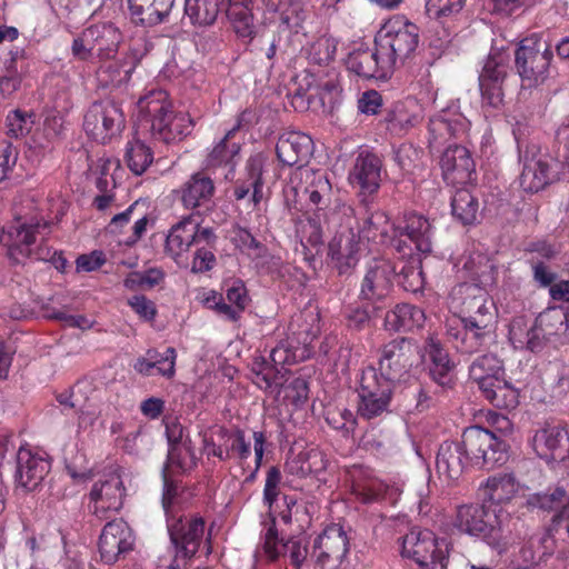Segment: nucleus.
Segmentation results:
<instances>
[{
  "instance_id": "1",
  "label": "nucleus",
  "mask_w": 569,
  "mask_h": 569,
  "mask_svg": "<svg viewBox=\"0 0 569 569\" xmlns=\"http://www.w3.org/2000/svg\"><path fill=\"white\" fill-rule=\"evenodd\" d=\"M459 292L467 295L462 305L470 315L448 319L446 332L457 350L473 353L487 345L495 332L492 303H488L486 293L472 284L460 286Z\"/></svg>"
},
{
  "instance_id": "2",
  "label": "nucleus",
  "mask_w": 569,
  "mask_h": 569,
  "mask_svg": "<svg viewBox=\"0 0 569 569\" xmlns=\"http://www.w3.org/2000/svg\"><path fill=\"white\" fill-rule=\"evenodd\" d=\"M510 516L501 508L486 503H469L457 508L452 525L460 532L499 549L507 545L512 529Z\"/></svg>"
},
{
  "instance_id": "3",
  "label": "nucleus",
  "mask_w": 569,
  "mask_h": 569,
  "mask_svg": "<svg viewBox=\"0 0 569 569\" xmlns=\"http://www.w3.org/2000/svg\"><path fill=\"white\" fill-rule=\"evenodd\" d=\"M138 109L139 130L150 131L154 139L169 143L190 133L191 119L186 114L173 116L162 91L140 98Z\"/></svg>"
},
{
  "instance_id": "4",
  "label": "nucleus",
  "mask_w": 569,
  "mask_h": 569,
  "mask_svg": "<svg viewBox=\"0 0 569 569\" xmlns=\"http://www.w3.org/2000/svg\"><path fill=\"white\" fill-rule=\"evenodd\" d=\"M309 201L316 207L313 216L309 221L321 232L337 227L352 228L355 220L353 208L338 197L333 191L329 179L326 176H318L306 189Z\"/></svg>"
},
{
  "instance_id": "5",
  "label": "nucleus",
  "mask_w": 569,
  "mask_h": 569,
  "mask_svg": "<svg viewBox=\"0 0 569 569\" xmlns=\"http://www.w3.org/2000/svg\"><path fill=\"white\" fill-rule=\"evenodd\" d=\"M419 43V29L403 17L389 19L375 37L385 68L395 71L411 58Z\"/></svg>"
},
{
  "instance_id": "6",
  "label": "nucleus",
  "mask_w": 569,
  "mask_h": 569,
  "mask_svg": "<svg viewBox=\"0 0 569 569\" xmlns=\"http://www.w3.org/2000/svg\"><path fill=\"white\" fill-rule=\"evenodd\" d=\"M553 57L550 43L539 36L522 39L515 50V67L522 89L537 88L549 77Z\"/></svg>"
},
{
  "instance_id": "7",
  "label": "nucleus",
  "mask_w": 569,
  "mask_h": 569,
  "mask_svg": "<svg viewBox=\"0 0 569 569\" xmlns=\"http://www.w3.org/2000/svg\"><path fill=\"white\" fill-rule=\"evenodd\" d=\"M395 386L387 382L375 367L361 371L358 380L357 416L363 420L383 418L391 412Z\"/></svg>"
},
{
  "instance_id": "8",
  "label": "nucleus",
  "mask_w": 569,
  "mask_h": 569,
  "mask_svg": "<svg viewBox=\"0 0 569 569\" xmlns=\"http://www.w3.org/2000/svg\"><path fill=\"white\" fill-rule=\"evenodd\" d=\"M471 466L492 469L508 459L507 445L493 432L479 426L463 430L460 441Z\"/></svg>"
},
{
  "instance_id": "9",
  "label": "nucleus",
  "mask_w": 569,
  "mask_h": 569,
  "mask_svg": "<svg viewBox=\"0 0 569 569\" xmlns=\"http://www.w3.org/2000/svg\"><path fill=\"white\" fill-rule=\"evenodd\" d=\"M448 542L428 529L412 528L402 537L401 555L422 569H447Z\"/></svg>"
},
{
  "instance_id": "10",
  "label": "nucleus",
  "mask_w": 569,
  "mask_h": 569,
  "mask_svg": "<svg viewBox=\"0 0 569 569\" xmlns=\"http://www.w3.org/2000/svg\"><path fill=\"white\" fill-rule=\"evenodd\" d=\"M420 361V350L413 340L399 338L389 341L381 349L378 375L390 385L406 379L415 365Z\"/></svg>"
},
{
  "instance_id": "11",
  "label": "nucleus",
  "mask_w": 569,
  "mask_h": 569,
  "mask_svg": "<svg viewBox=\"0 0 569 569\" xmlns=\"http://www.w3.org/2000/svg\"><path fill=\"white\" fill-rule=\"evenodd\" d=\"M525 506L529 510H538L546 513L555 512L551 518V527L541 538L543 551L540 560L547 559L553 553L555 540L551 532L568 513L569 493L560 485L549 486L545 490L529 493L526 497Z\"/></svg>"
},
{
  "instance_id": "12",
  "label": "nucleus",
  "mask_w": 569,
  "mask_h": 569,
  "mask_svg": "<svg viewBox=\"0 0 569 569\" xmlns=\"http://www.w3.org/2000/svg\"><path fill=\"white\" fill-rule=\"evenodd\" d=\"M396 277V264L389 260H373L366 270L360 284L359 299L380 312L390 303L392 280Z\"/></svg>"
},
{
  "instance_id": "13",
  "label": "nucleus",
  "mask_w": 569,
  "mask_h": 569,
  "mask_svg": "<svg viewBox=\"0 0 569 569\" xmlns=\"http://www.w3.org/2000/svg\"><path fill=\"white\" fill-rule=\"evenodd\" d=\"M124 127L126 117L121 104L113 100L93 102L83 119L84 131L101 143L119 136Z\"/></svg>"
},
{
  "instance_id": "14",
  "label": "nucleus",
  "mask_w": 569,
  "mask_h": 569,
  "mask_svg": "<svg viewBox=\"0 0 569 569\" xmlns=\"http://www.w3.org/2000/svg\"><path fill=\"white\" fill-rule=\"evenodd\" d=\"M432 234L431 222L426 217L416 212L405 213L396 221L395 238L402 243L395 250L402 258L416 256L413 250L419 253H429L432 249Z\"/></svg>"
},
{
  "instance_id": "15",
  "label": "nucleus",
  "mask_w": 569,
  "mask_h": 569,
  "mask_svg": "<svg viewBox=\"0 0 569 569\" xmlns=\"http://www.w3.org/2000/svg\"><path fill=\"white\" fill-rule=\"evenodd\" d=\"M509 67L502 53L489 56L479 74L481 104L487 111H500L505 106V90Z\"/></svg>"
},
{
  "instance_id": "16",
  "label": "nucleus",
  "mask_w": 569,
  "mask_h": 569,
  "mask_svg": "<svg viewBox=\"0 0 569 569\" xmlns=\"http://www.w3.org/2000/svg\"><path fill=\"white\" fill-rule=\"evenodd\" d=\"M48 227L47 222L11 226L8 230V237L11 241L8 249L9 257L16 263H22L24 259L50 261L53 253L51 248L43 244H39L34 249L31 248L36 242V234L40 233V229H47Z\"/></svg>"
},
{
  "instance_id": "17",
  "label": "nucleus",
  "mask_w": 569,
  "mask_h": 569,
  "mask_svg": "<svg viewBox=\"0 0 569 569\" xmlns=\"http://www.w3.org/2000/svg\"><path fill=\"white\" fill-rule=\"evenodd\" d=\"M349 541L341 527L327 528L315 540L312 557L315 569H345Z\"/></svg>"
},
{
  "instance_id": "18",
  "label": "nucleus",
  "mask_w": 569,
  "mask_h": 569,
  "mask_svg": "<svg viewBox=\"0 0 569 569\" xmlns=\"http://www.w3.org/2000/svg\"><path fill=\"white\" fill-rule=\"evenodd\" d=\"M170 541L177 559L190 561L198 552L204 536V520L198 517H180L168 522Z\"/></svg>"
},
{
  "instance_id": "19",
  "label": "nucleus",
  "mask_w": 569,
  "mask_h": 569,
  "mask_svg": "<svg viewBox=\"0 0 569 569\" xmlns=\"http://www.w3.org/2000/svg\"><path fill=\"white\" fill-rule=\"evenodd\" d=\"M261 548L270 561H276L282 556L289 559L293 569H302L309 553L308 540L305 537H290L279 541L274 518L262 537Z\"/></svg>"
},
{
  "instance_id": "20",
  "label": "nucleus",
  "mask_w": 569,
  "mask_h": 569,
  "mask_svg": "<svg viewBox=\"0 0 569 569\" xmlns=\"http://www.w3.org/2000/svg\"><path fill=\"white\" fill-rule=\"evenodd\" d=\"M51 469L48 457L21 447L17 453L14 482L24 492L36 490Z\"/></svg>"
},
{
  "instance_id": "21",
  "label": "nucleus",
  "mask_w": 569,
  "mask_h": 569,
  "mask_svg": "<svg viewBox=\"0 0 569 569\" xmlns=\"http://www.w3.org/2000/svg\"><path fill=\"white\" fill-rule=\"evenodd\" d=\"M134 538L129 526L121 519L109 521L99 538L100 558L106 565L116 563L120 556L132 550Z\"/></svg>"
},
{
  "instance_id": "22",
  "label": "nucleus",
  "mask_w": 569,
  "mask_h": 569,
  "mask_svg": "<svg viewBox=\"0 0 569 569\" xmlns=\"http://www.w3.org/2000/svg\"><path fill=\"white\" fill-rule=\"evenodd\" d=\"M361 249V236L353 228H343L337 231L329 242L328 254L339 274L349 273L357 266Z\"/></svg>"
},
{
  "instance_id": "23",
  "label": "nucleus",
  "mask_w": 569,
  "mask_h": 569,
  "mask_svg": "<svg viewBox=\"0 0 569 569\" xmlns=\"http://www.w3.org/2000/svg\"><path fill=\"white\" fill-rule=\"evenodd\" d=\"M537 455L546 460H565L569 452V432L557 423L541 427L532 438Z\"/></svg>"
},
{
  "instance_id": "24",
  "label": "nucleus",
  "mask_w": 569,
  "mask_h": 569,
  "mask_svg": "<svg viewBox=\"0 0 569 569\" xmlns=\"http://www.w3.org/2000/svg\"><path fill=\"white\" fill-rule=\"evenodd\" d=\"M509 340L515 349L528 350L533 353L542 351L548 343H551L545 331L540 329L537 319L531 322L525 316H518L511 320Z\"/></svg>"
},
{
  "instance_id": "25",
  "label": "nucleus",
  "mask_w": 569,
  "mask_h": 569,
  "mask_svg": "<svg viewBox=\"0 0 569 569\" xmlns=\"http://www.w3.org/2000/svg\"><path fill=\"white\" fill-rule=\"evenodd\" d=\"M179 194L184 208L210 210L213 207L216 186L204 172H196L180 187Z\"/></svg>"
},
{
  "instance_id": "26",
  "label": "nucleus",
  "mask_w": 569,
  "mask_h": 569,
  "mask_svg": "<svg viewBox=\"0 0 569 569\" xmlns=\"http://www.w3.org/2000/svg\"><path fill=\"white\" fill-rule=\"evenodd\" d=\"M382 56L378 52V46L373 49L359 48L349 53L346 67L350 72L365 78L387 80L393 73L388 67L385 68Z\"/></svg>"
},
{
  "instance_id": "27",
  "label": "nucleus",
  "mask_w": 569,
  "mask_h": 569,
  "mask_svg": "<svg viewBox=\"0 0 569 569\" xmlns=\"http://www.w3.org/2000/svg\"><path fill=\"white\" fill-rule=\"evenodd\" d=\"M276 152L282 164L289 167L302 166L312 156L313 141L308 134L302 132H284L278 138Z\"/></svg>"
},
{
  "instance_id": "28",
  "label": "nucleus",
  "mask_w": 569,
  "mask_h": 569,
  "mask_svg": "<svg viewBox=\"0 0 569 569\" xmlns=\"http://www.w3.org/2000/svg\"><path fill=\"white\" fill-rule=\"evenodd\" d=\"M445 180L463 183L475 172V161L469 150L462 146H448L440 158Z\"/></svg>"
},
{
  "instance_id": "29",
  "label": "nucleus",
  "mask_w": 569,
  "mask_h": 569,
  "mask_svg": "<svg viewBox=\"0 0 569 569\" xmlns=\"http://www.w3.org/2000/svg\"><path fill=\"white\" fill-rule=\"evenodd\" d=\"M381 159L370 152H361L356 159L350 172V181L357 184L362 194H373L381 182Z\"/></svg>"
},
{
  "instance_id": "30",
  "label": "nucleus",
  "mask_w": 569,
  "mask_h": 569,
  "mask_svg": "<svg viewBox=\"0 0 569 569\" xmlns=\"http://www.w3.org/2000/svg\"><path fill=\"white\" fill-rule=\"evenodd\" d=\"M520 160L523 167L519 183L525 191L538 192L553 179L552 166L545 157L537 156L535 152L529 154L527 150L525 156H520Z\"/></svg>"
},
{
  "instance_id": "31",
  "label": "nucleus",
  "mask_w": 569,
  "mask_h": 569,
  "mask_svg": "<svg viewBox=\"0 0 569 569\" xmlns=\"http://www.w3.org/2000/svg\"><path fill=\"white\" fill-rule=\"evenodd\" d=\"M123 491L122 480L118 475L97 481L90 491L93 513L99 516L108 510L118 511L122 506Z\"/></svg>"
},
{
  "instance_id": "32",
  "label": "nucleus",
  "mask_w": 569,
  "mask_h": 569,
  "mask_svg": "<svg viewBox=\"0 0 569 569\" xmlns=\"http://www.w3.org/2000/svg\"><path fill=\"white\" fill-rule=\"evenodd\" d=\"M471 466L460 441H445L440 445L436 467L448 479H458Z\"/></svg>"
},
{
  "instance_id": "33",
  "label": "nucleus",
  "mask_w": 569,
  "mask_h": 569,
  "mask_svg": "<svg viewBox=\"0 0 569 569\" xmlns=\"http://www.w3.org/2000/svg\"><path fill=\"white\" fill-rule=\"evenodd\" d=\"M395 229L396 222H390L385 212L376 211L365 220L361 229L356 232L361 236V240L367 239L395 249L402 243L401 240L395 238Z\"/></svg>"
},
{
  "instance_id": "34",
  "label": "nucleus",
  "mask_w": 569,
  "mask_h": 569,
  "mask_svg": "<svg viewBox=\"0 0 569 569\" xmlns=\"http://www.w3.org/2000/svg\"><path fill=\"white\" fill-rule=\"evenodd\" d=\"M540 329L551 340V345L569 343V312L561 307L548 308L536 318Z\"/></svg>"
},
{
  "instance_id": "35",
  "label": "nucleus",
  "mask_w": 569,
  "mask_h": 569,
  "mask_svg": "<svg viewBox=\"0 0 569 569\" xmlns=\"http://www.w3.org/2000/svg\"><path fill=\"white\" fill-rule=\"evenodd\" d=\"M91 36V46L94 57L99 59L113 58L121 41L119 30L111 23H99L86 28Z\"/></svg>"
},
{
  "instance_id": "36",
  "label": "nucleus",
  "mask_w": 569,
  "mask_h": 569,
  "mask_svg": "<svg viewBox=\"0 0 569 569\" xmlns=\"http://www.w3.org/2000/svg\"><path fill=\"white\" fill-rule=\"evenodd\" d=\"M423 322V311L409 303H399L385 316V328L396 332L411 331L422 327Z\"/></svg>"
},
{
  "instance_id": "37",
  "label": "nucleus",
  "mask_w": 569,
  "mask_h": 569,
  "mask_svg": "<svg viewBox=\"0 0 569 569\" xmlns=\"http://www.w3.org/2000/svg\"><path fill=\"white\" fill-rule=\"evenodd\" d=\"M505 376L502 361L492 353L477 357L469 367V377L477 383L479 390L491 387Z\"/></svg>"
},
{
  "instance_id": "38",
  "label": "nucleus",
  "mask_w": 569,
  "mask_h": 569,
  "mask_svg": "<svg viewBox=\"0 0 569 569\" xmlns=\"http://www.w3.org/2000/svg\"><path fill=\"white\" fill-rule=\"evenodd\" d=\"M177 352L172 347H168L163 355L157 350H148L146 358H138L134 362V370L143 376H152L153 370L159 375L171 378L174 375Z\"/></svg>"
},
{
  "instance_id": "39",
  "label": "nucleus",
  "mask_w": 569,
  "mask_h": 569,
  "mask_svg": "<svg viewBox=\"0 0 569 569\" xmlns=\"http://www.w3.org/2000/svg\"><path fill=\"white\" fill-rule=\"evenodd\" d=\"M174 0H128L133 16L149 26L163 22L172 10Z\"/></svg>"
},
{
  "instance_id": "40",
  "label": "nucleus",
  "mask_w": 569,
  "mask_h": 569,
  "mask_svg": "<svg viewBox=\"0 0 569 569\" xmlns=\"http://www.w3.org/2000/svg\"><path fill=\"white\" fill-rule=\"evenodd\" d=\"M194 219L186 217L173 224L166 239V249L177 258L186 252L194 242Z\"/></svg>"
},
{
  "instance_id": "41",
  "label": "nucleus",
  "mask_w": 569,
  "mask_h": 569,
  "mask_svg": "<svg viewBox=\"0 0 569 569\" xmlns=\"http://www.w3.org/2000/svg\"><path fill=\"white\" fill-rule=\"evenodd\" d=\"M451 212L463 226H472L480 217L479 200L469 189H458L451 199Z\"/></svg>"
},
{
  "instance_id": "42",
  "label": "nucleus",
  "mask_w": 569,
  "mask_h": 569,
  "mask_svg": "<svg viewBox=\"0 0 569 569\" xmlns=\"http://www.w3.org/2000/svg\"><path fill=\"white\" fill-rule=\"evenodd\" d=\"M518 490L513 476L497 475L489 478L483 490V499L492 507L510 501Z\"/></svg>"
},
{
  "instance_id": "43",
  "label": "nucleus",
  "mask_w": 569,
  "mask_h": 569,
  "mask_svg": "<svg viewBox=\"0 0 569 569\" xmlns=\"http://www.w3.org/2000/svg\"><path fill=\"white\" fill-rule=\"evenodd\" d=\"M480 391L492 406L500 409H515L519 403L518 389L507 381L505 376Z\"/></svg>"
},
{
  "instance_id": "44",
  "label": "nucleus",
  "mask_w": 569,
  "mask_h": 569,
  "mask_svg": "<svg viewBox=\"0 0 569 569\" xmlns=\"http://www.w3.org/2000/svg\"><path fill=\"white\" fill-rule=\"evenodd\" d=\"M219 11V0H184V16L194 27L213 24Z\"/></svg>"
},
{
  "instance_id": "45",
  "label": "nucleus",
  "mask_w": 569,
  "mask_h": 569,
  "mask_svg": "<svg viewBox=\"0 0 569 569\" xmlns=\"http://www.w3.org/2000/svg\"><path fill=\"white\" fill-rule=\"evenodd\" d=\"M408 257V261H401L400 266H396V277L406 291L418 292L425 286L421 260L418 254Z\"/></svg>"
},
{
  "instance_id": "46",
  "label": "nucleus",
  "mask_w": 569,
  "mask_h": 569,
  "mask_svg": "<svg viewBox=\"0 0 569 569\" xmlns=\"http://www.w3.org/2000/svg\"><path fill=\"white\" fill-rule=\"evenodd\" d=\"M167 438L169 442V451H168V460L177 465L181 468H186L188 466L184 457L182 456V449L190 457V466L196 465L194 452L190 447V440L183 441V428L179 423H174L172 426H167Z\"/></svg>"
},
{
  "instance_id": "47",
  "label": "nucleus",
  "mask_w": 569,
  "mask_h": 569,
  "mask_svg": "<svg viewBox=\"0 0 569 569\" xmlns=\"http://www.w3.org/2000/svg\"><path fill=\"white\" fill-rule=\"evenodd\" d=\"M383 121L391 134L401 137L418 123V117L410 113L403 103L398 102L387 110Z\"/></svg>"
},
{
  "instance_id": "48",
  "label": "nucleus",
  "mask_w": 569,
  "mask_h": 569,
  "mask_svg": "<svg viewBox=\"0 0 569 569\" xmlns=\"http://www.w3.org/2000/svg\"><path fill=\"white\" fill-rule=\"evenodd\" d=\"M465 130L466 121L461 117L447 118L445 116H436L429 122V133L435 142L458 138Z\"/></svg>"
},
{
  "instance_id": "49",
  "label": "nucleus",
  "mask_w": 569,
  "mask_h": 569,
  "mask_svg": "<svg viewBox=\"0 0 569 569\" xmlns=\"http://www.w3.org/2000/svg\"><path fill=\"white\" fill-rule=\"evenodd\" d=\"M249 179L237 183L233 190V194L237 200L244 199L251 192V201L257 206L263 197L261 179V168L257 161H251L248 164Z\"/></svg>"
},
{
  "instance_id": "50",
  "label": "nucleus",
  "mask_w": 569,
  "mask_h": 569,
  "mask_svg": "<svg viewBox=\"0 0 569 569\" xmlns=\"http://www.w3.org/2000/svg\"><path fill=\"white\" fill-rule=\"evenodd\" d=\"M236 133V129H230L211 150L207 158L208 166L218 167L221 164H229L238 154L240 146L232 142L231 139Z\"/></svg>"
},
{
  "instance_id": "51",
  "label": "nucleus",
  "mask_w": 569,
  "mask_h": 569,
  "mask_svg": "<svg viewBox=\"0 0 569 569\" xmlns=\"http://www.w3.org/2000/svg\"><path fill=\"white\" fill-rule=\"evenodd\" d=\"M126 160L129 169L139 176L152 163L153 153L150 147L140 140H136L128 144Z\"/></svg>"
},
{
  "instance_id": "52",
  "label": "nucleus",
  "mask_w": 569,
  "mask_h": 569,
  "mask_svg": "<svg viewBox=\"0 0 569 569\" xmlns=\"http://www.w3.org/2000/svg\"><path fill=\"white\" fill-rule=\"evenodd\" d=\"M228 16L239 37L252 39L254 34L253 16L248 6L238 2L233 3L228 10Z\"/></svg>"
},
{
  "instance_id": "53",
  "label": "nucleus",
  "mask_w": 569,
  "mask_h": 569,
  "mask_svg": "<svg viewBox=\"0 0 569 569\" xmlns=\"http://www.w3.org/2000/svg\"><path fill=\"white\" fill-rule=\"evenodd\" d=\"M337 50V42L330 37H320L309 48L308 59L310 62L325 66L333 60Z\"/></svg>"
},
{
  "instance_id": "54",
  "label": "nucleus",
  "mask_w": 569,
  "mask_h": 569,
  "mask_svg": "<svg viewBox=\"0 0 569 569\" xmlns=\"http://www.w3.org/2000/svg\"><path fill=\"white\" fill-rule=\"evenodd\" d=\"M163 272L157 268H150L144 272H130L124 279V287L131 290L134 289H151L158 286L163 280Z\"/></svg>"
},
{
  "instance_id": "55",
  "label": "nucleus",
  "mask_w": 569,
  "mask_h": 569,
  "mask_svg": "<svg viewBox=\"0 0 569 569\" xmlns=\"http://www.w3.org/2000/svg\"><path fill=\"white\" fill-rule=\"evenodd\" d=\"M303 359V350L295 348L292 342L280 341L270 352V360L284 370V366L292 365Z\"/></svg>"
},
{
  "instance_id": "56",
  "label": "nucleus",
  "mask_w": 569,
  "mask_h": 569,
  "mask_svg": "<svg viewBox=\"0 0 569 569\" xmlns=\"http://www.w3.org/2000/svg\"><path fill=\"white\" fill-rule=\"evenodd\" d=\"M34 124V114L14 110L7 117L8 136L22 138L27 136Z\"/></svg>"
},
{
  "instance_id": "57",
  "label": "nucleus",
  "mask_w": 569,
  "mask_h": 569,
  "mask_svg": "<svg viewBox=\"0 0 569 569\" xmlns=\"http://www.w3.org/2000/svg\"><path fill=\"white\" fill-rule=\"evenodd\" d=\"M379 312H373L372 307L363 303L361 307H348L345 312L347 326L352 330H365L370 327L371 319Z\"/></svg>"
},
{
  "instance_id": "58",
  "label": "nucleus",
  "mask_w": 569,
  "mask_h": 569,
  "mask_svg": "<svg viewBox=\"0 0 569 569\" xmlns=\"http://www.w3.org/2000/svg\"><path fill=\"white\" fill-rule=\"evenodd\" d=\"M465 0H427L426 10L430 18L442 19L459 13Z\"/></svg>"
},
{
  "instance_id": "59",
  "label": "nucleus",
  "mask_w": 569,
  "mask_h": 569,
  "mask_svg": "<svg viewBox=\"0 0 569 569\" xmlns=\"http://www.w3.org/2000/svg\"><path fill=\"white\" fill-rule=\"evenodd\" d=\"M282 480L281 471L278 467L272 466L267 471L266 483L263 489V503L271 510L273 503L277 501L280 489L279 486Z\"/></svg>"
},
{
  "instance_id": "60",
  "label": "nucleus",
  "mask_w": 569,
  "mask_h": 569,
  "mask_svg": "<svg viewBox=\"0 0 569 569\" xmlns=\"http://www.w3.org/2000/svg\"><path fill=\"white\" fill-rule=\"evenodd\" d=\"M221 435L226 438V451L237 453L240 459H247L250 456V443L244 439V432L237 430L234 433H228L227 430L221 429Z\"/></svg>"
},
{
  "instance_id": "61",
  "label": "nucleus",
  "mask_w": 569,
  "mask_h": 569,
  "mask_svg": "<svg viewBox=\"0 0 569 569\" xmlns=\"http://www.w3.org/2000/svg\"><path fill=\"white\" fill-rule=\"evenodd\" d=\"M422 358L429 361V366L452 365L448 352L442 348L440 342L432 338L427 341L425 353L420 355V360Z\"/></svg>"
},
{
  "instance_id": "62",
  "label": "nucleus",
  "mask_w": 569,
  "mask_h": 569,
  "mask_svg": "<svg viewBox=\"0 0 569 569\" xmlns=\"http://www.w3.org/2000/svg\"><path fill=\"white\" fill-rule=\"evenodd\" d=\"M128 305L143 320L152 321L157 316V308L153 301L143 295H136L128 300Z\"/></svg>"
},
{
  "instance_id": "63",
  "label": "nucleus",
  "mask_w": 569,
  "mask_h": 569,
  "mask_svg": "<svg viewBox=\"0 0 569 569\" xmlns=\"http://www.w3.org/2000/svg\"><path fill=\"white\" fill-rule=\"evenodd\" d=\"M226 298L231 303V306H233L236 309H239L240 313L246 309L250 300L246 286L241 280L233 281L232 284L227 288Z\"/></svg>"
},
{
  "instance_id": "64",
  "label": "nucleus",
  "mask_w": 569,
  "mask_h": 569,
  "mask_svg": "<svg viewBox=\"0 0 569 569\" xmlns=\"http://www.w3.org/2000/svg\"><path fill=\"white\" fill-rule=\"evenodd\" d=\"M556 139L558 143L556 161L569 168V124L558 129Z\"/></svg>"
}]
</instances>
